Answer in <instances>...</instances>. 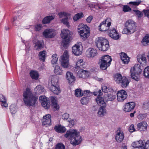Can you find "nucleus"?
I'll use <instances>...</instances> for the list:
<instances>
[{
  "mask_svg": "<svg viewBox=\"0 0 149 149\" xmlns=\"http://www.w3.org/2000/svg\"><path fill=\"white\" fill-rule=\"evenodd\" d=\"M66 138L70 140V143L73 145L76 146L80 143L82 140L81 137L79 134V132L76 130H68L65 134Z\"/></svg>",
  "mask_w": 149,
  "mask_h": 149,
  "instance_id": "1",
  "label": "nucleus"
},
{
  "mask_svg": "<svg viewBox=\"0 0 149 149\" xmlns=\"http://www.w3.org/2000/svg\"><path fill=\"white\" fill-rule=\"evenodd\" d=\"M23 100L26 106L29 107L33 106L36 104L38 98L34 95L29 88H26L23 93Z\"/></svg>",
  "mask_w": 149,
  "mask_h": 149,
  "instance_id": "2",
  "label": "nucleus"
},
{
  "mask_svg": "<svg viewBox=\"0 0 149 149\" xmlns=\"http://www.w3.org/2000/svg\"><path fill=\"white\" fill-rule=\"evenodd\" d=\"M116 97L115 93L111 88L106 86H103V102L104 103L109 101L114 100Z\"/></svg>",
  "mask_w": 149,
  "mask_h": 149,
  "instance_id": "3",
  "label": "nucleus"
},
{
  "mask_svg": "<svg viewBox=\"0 0 149 149\" xmlns=\"http://www.w3.org/2000/svg\"><path fill=\"white\" fill-rule=\"evenodd\" d=\"M141 66L139 64H136L130 70L131 75L132 78L136 81L140 79V75L142 72Z\"/></svg>",
  "mask_w": 149,
  "mask_h": 149,
  "instance_id": "4",
  "label": "nucleus"
},
{
  "mask_svg": "<svg viewBox=\"0 0 149 149\" xmlns=\"http://www.w3.org/2000/svg\"><path fill=\"white\" fill-rule=\"evenodd\" d=\"M136 26L134 22L132 20H129L126 22L125 28L122 31L123 33L130 34L135 31Z\"/></svg>",
  "mask_w": 149,
  "mask_h": 149,
  "instance_id": "5",
  "label": "nucleus"
},
{
  "mask_svg": "<svg viewBox=\"0 0 149 149\" xmlns=\"http://www.w3.org/2000/svg\"><path fill=\"white\" fill-rule=\"evenodd\" d=\"M51 79L52 85L49 87V89L54 94L58 95L61 92L58 84V77L56 75H54L52 77Z\"/></svg>",
  "mask_w": 149,
  "mask_h": 149,
  "instance_id": "6",
  "label": "nucleus"
},
{
  "mask_svg": "<svg viewBox=\"0 0 149 149\" xmlns=\"http://www.w3.org/2000/svg\"><path fill=\"white\" fill-rule=\"evenodd\" d=\"M61 37L63 39L62 44L64 47H67L71 39V34L68 29H63L61 31Z\"/></svg>",
  "mask_w": 149,
  "mask_h": 149,
  "instance_id": "7",
  "label": "nucleus"
},
{
  "mask_svg": "<svg viewBox=\"0 0 149 149\" xmlns=\"http://www.w3.org/2000/svg\"><path fill=\"white\" fill-rule=\"evenodd\" d=\"M78 32L82 38L85 39L89 36L90 31L88 27L87 26L81 24L78 26Z\"/></svg>",
  "mask_w": 149,
  "mask_h": 149,
  "instance_id": "8",
  "label": "nucleus"
},
{
  "mask_svg": "<svg viewBox=\"0 0 149 149\" xmlns=\"http://www.w3.org/2000/svg\"><path fill=\"white\" fill-rule=\"evenodd\" d=\"M69 55L68 52L65 50L63 55L61 56L59 60L62 66L65 68H67L69 65Z\"/></svg>",
  "mask_w": 149,
  "mask_h": 149,
  "instance_id": "9",
  "label": "nucleus"
},
{
  "mask_svg": "<svg viewBox=\"0 0 149 149\" xmlns=\"http://www.w3.org/2000/svg\"><path fill=\"white\" fill-rule=\"evenodd\" d=\"M124 138V134L123 130L121 128H118L116 132V140L117 142L120 143L123 141Z\"/></svg>",
  "mask_w": 149,
  "mask_h": 149,
  "instance_id": "10",
  "label": "nucleus"
},
{
  "mask_svg": "<svg viewBox=\"0 0 149 149\" xmlns=\"http://www.w3.org/2000/svg\"><path fill=\"white\" fill-rule=\"evenodd\" d=\"M117 99L118 102H122L127 97V95L126 91L123 90H120L117 93Z\"/></svg>",
  "mask_w": 149,
  "mask_h": 149,
  "instance_id": "11",
  "label": "nucleus"
},
{
  "mask_svg": "<svg viewBox=\"0 0 149 149\" xmlns=\"http://www.w3.org/2000/svg\"><path fill=\"white\" fill-rule=\"evenodd\" d=\"M112 61L111 57L106 55L103 56V70H106L111 64Z\"/></svg>",
  "mask_w": 149,
  "mask_h": 149,
  "instance_id": "12",
  "label": "nucleus"
},
{
  "mask_svg": "<svg viewBox=\"0 0 149 149\" xmlns=\"http://www.w3.org/2000/svg\"><path fill=\"white\" fill-rule=\"evenodd\" d=\"M43 36L46 38H52L55 36L54 29H47L45 30L42 33Z\"/></svg>",
  "mask_w": 149,
  "mask_h": 149,
  "instance_id": "13",
  "label": "nucleus"
},
{
  "mask_svg": "<svg viewBox=\"0 0 149 149\" xmlns=\"http://www.w3.org/2000/svg\"><path fill=\"white\" fill-rule=\"evenodd\" d=\"M81 44H77L74 45L72 48V53L76 56H79L82 54V49L80 47Z\"/></svg>",
  "mask_w": 149,
  "mask_h": 149,
  "instance_id": "14",
  "label": "nucleus"
},
{
  "mask_svg": "<svg viewBox=\"0 0 149 149\" xmlns=\"http://www.w3.org/2000/svg\"><path fill=\"white\" fill-rule=\"evenodd\" d=\"M135 103L134 102H130L125 104L123 107V110L125 112H130L133 109L135 106Z\"/></svg>",
  "mask_w": 149,
  "mask_h": 149,
  "instance_id": "15",
  "label": "nucleus"
},
{
  "mask_svg": "<svg viewBox=\"0 0 149 149\" xmlns=\"http://www.w3.org/2000/svg\"><path fill=\"white\" fill-rule=\"evenodd\" d=\"M145 142V140H141L133 142L132 146L133 147V149H144L143 147V143Z\"/></svg>",
  "mask_w": 149,
  "mask_h": 149,
  "instance_id": "16",
  "label": "nucleus"
},
{
  "mask_svg": "<svg viewBox=\"0 0 149 149\" xmlns=\"http://www.w3.org/2000/svg\"><path fill=\"white\" fill-rule=\"evenodd\" d=\"M86 56L89 58H93L97 54V51L93 49L89 48L88 49L86 52Z\"/></svg>",
  "mask_w": 149,
  "mask_h": 149,
  "instance_id": "17",
  "label": "nucleus"
},
{
  "mask_svg": "<svg viewBox=\"0 0 149 149\" xmlns=\"http://www.w3.org/2000/svg\"><path fill=\"white\" fill-rule=\"evenodd\" d=\"M137 58L138 62L142 66H145L146 65L147 59L144 55H139L137 56Z\"/></svg>",
  "mask_w": 149,
  "mask_h": 149,
  "instance_id": "18",
  "label": "nucleus"
},
{
  "mask_svg": "<svg viewBox=\"0 0 149 149\" xmlns=\"http://www.w3.org/2000/svg\"><path fill=\"white\" fill-rule=\"evenodd\" d=\"M42 119V125H50L51 122V115L49 114H47L43 116Z\"/></svg>",
  "mask_w": 149,
  "mask_h": 149,
  "instance_id": "19",
  "label": "nucleus"
},
{
  "mask_svg": "<svg viewBox=\"0 0 149 149\" xmlns=\"http://www.w3.org/2000/svg\"><path fill=\"white\" fill-rule=\"evenodd\" d=\"M109 36L113 39L116 40L118 39L120 36L116 30L114 29H111L109 33Z\"/></svg>",
  "mask_w": 149,
  "mask_h": 149,
  "instance_id": "20",
  "label": "nucleus"
},
{
  "mask_svg": "<svg viewBox=\"0 0 149 149\" xmlns=\"http://www.w3.org/2000/svg\"><path fill=\"white\" fill-rule=\"evenodd\" d=\"M148 125L145 121H142L137 125L138 129L139 131H145L147 129Z\"/></svg>",
  "mask_w": 149,
  "mask_h": 149,
  "instance_id": "21",
  "label": "nucleus"
},
{
  "mask_svg": "<svg viewBox=\"0 0 149 149\" xmlns=\"http://www.w3.org/2000/svg\"><path fill=\"white\" fill-rule=\"evenodd\" d=\"M95 43L99 49L102 51V37L97 38L95 40Z\"/></svg>",
  "mask_w": 149,
  "mask_h": 149,
  "instance_id": "22",
  "label": "nucleus"
},
{
  "mask_svg": "<svg viewBox=\"0 0 149 149\" xmlns=\"http://www.w3.org/2000/svg\"><path fill=\"white\" fill-rule=\"evenodd\" d=\"M77 74L79 77L86 78L88 75V73L86 70L81 69L79 70Z\"/></svg>",
  "mask_w": 149,
  "mask_h": 149,
  "instance_id": "23",
  "label": "nucleus"
},
{
  "mask_svg": "<svg viewBox=\"0 0 149 149\" xmlns=\"http://www.w3.org/2000/svg\"><path fill=\"white\" fill-rule=\"evenodd\" d=\"M120 58L123 63L125 64H127L130 61L129 57L125 53H121Z\"/></svg>",
  "mask_w": 149,
  "mask_h": 149,
  "instance_id": "24",
  "label": "nucleus"
},
{
  "mask_svg": "<svg viewBox=\"0 0 149 149\" xmlns=\"http://www.w3.org/2000/svg\"><path fill=\"white\" fill-rule=\"evenodd\" d=\"M54 130L58 133H63L66 130L65 127L60 125H55L54 127Z\"/></svg>",
  "mask_w": 149,
  "mask_h": 149,
  "instance_id": "25",
  "label": "nucleus"
},
{
  "mask_svg": "<svg viewBox=\"0 0 149 149\" xmlns=\"http://www.w3.org/2000/svg\"><path fill=\"white\" fill-rule=\"evenodd\" d=\"M84 62L83 61L82 59L78 60L77 62L76 65L75 66V70L77 71V69L82 68H84Z\"/></svg>",
  "mask_w": 149,
  "mask_h": 149,
  "instance_id": "26",
  "label": "nucleus"
},
{
  "mask_svg": "<svg viewBox=\"0 0 149 149\" xmlns=\"http://www.w3.org/2000/svg\"><path fill=\"white\" fill-rule=\"evenodd\" d=\"M50 98L53 107L56 110H58L59 107L56 102V98L55 97L51 96L50 97Z\"/></svg>",
  "mask_w": 149,
  "mask_h": 149,
  "instance_id": "27",
  "label": "nucleus"
},
{
  "mask_svg": "<svg viewBox=\"0 0 149 149\" xmlns=\"http://www.w3.org/2000/svg\"><path fill=\"white\" fill-rule=\"evenodd\" d=\"M130 81L125 77L123 76L120 84L123 88H126L128 85Z\"/></svg>",
  "mask_w": 149,
  "mask_h": 149,
  "instance_id": "28",
  "label": "nucleus"
},
{
  "mask_svg": "<svg viewBox=\"0 0 149 149\" xmlns=\"http://www.w3.org/2000/svg\"><path fill=\"white\" fill-rule=\"evenodd\" d=\"M66 78L68 80L69 83L73 82L75 80V77L73 75V74L70 72H67Z\"/></svg>",
  "mask_w": 149,
  "mask_h": 149,
  "instance_id": "29",
  "label": "nucleus"
},
{
  "mask_svg": "<svg viewBox=\"0 0 149 149\" xmlns=\"http://www.w3.org/2000/svg\"><path fill=\"white\" fill-rule=\"evenodd\" d=\"M111 24V19L109 18H107L105 21H103V26L106 27V29H105L104 30L103 29V31H106L109 29Z\"/></svg>",
  "mask_w": 149,
  "mask_h": 149,
  "instance_id": "30",
  "label": "nucleus"
},
{
  "mask_svg": "<svg viewBox=\"0 0 149 149\" xmlns=\"http://www.w3.org/2000/svg\"><path fill=\"white\" fill-rule=\"evenodd\" d=\"M0 102H1V105L2 107H8V104L6 102V100L5 96L2 94L0 95Z\"/></svg>",
  "mask_w": 149,
  "mask_h": 149,
  "instance_id": "31",
  "label": "nucleus"
},
{
  "mask_svg": "<svg viewBox=\"0 0 149 149\" xmlns=\"http://www.w3.org/2000/svg\"><path fill=\"white\" fill-rule=\"evenodd\" d=\"M54 16H49L45 17L42 21L43 24H46L50 22V21L54 19Z\"/></svg>",
  "mask_w": 149,
  "mask_h": 149,
  "instance_id": "32",
  "label": "nucleus"
},
{
  "mask_svg": "<svg viewBox=\"0 0 149 149\" xmlns=\"http://www.w3.org/2000/svg\"><path fill=\"white\" fill-rule=\"evenodd\" d=\"M123 78L122 75L120 74H115L114 77V79L117 83L120 84Z\"/></svg>",
  "mask_w": 149,
  "mask_h": 149,
  "instance_id": "33",
  "label": "nucleus"
},
{
  "mask_svg": "<svg viewBox=\"0 0 149 149\" xmlns=\"http://www.w3.org/2000/svg\"><path fill=\"white\" fill-rule=\"evenodd\" d=\"M46 52L44 50L40 52L39 53V59L40 60L44 62L45 61Z\"/></svg>",
  "mask_w": 149,
  "mask_h": 149,
  "instance_id": "34",
  "label": "nucleus"
},
{
  "mask_svg": "<svg viewBox=\"0 0 149 149\" xmlns=\"http://www.w3.org/2000/svg\"><path fill=\"white\" fill-rule=\"evenodd\" d=\"M35 44L34 47L37 50L41 49L43 47L42 43L40 41H38Z\"/></svg>",
  "mask_w": 149,
  "mask_h": 149,
  "instance_id": "35",
  "label": "nucleus"
},
{
  "mask_svg": "<svg viewBox=\"0 0 149 149\" xmlns=\"http://www.w3.org/2000/svg\"><path fill=\"white\" fill-rule=\"evenodd\" d=\"M144 45H146L149 44V35L147 34L143 38L141 42Z\"/></svg>",
  "mask_w": 149,
  "mask_h": 149,
  "instance_id": "36",
  "label": "nucleus"
},
{
  "mask_svg": "<svg viewBox=\"0 0 149 149\" xmlns=\"http://www.w3.org/2000/svg\"><path fill=\"white\" fill-rule=\"evenodd\" d=\"M54 72L56 74L61 75L63 74V71L60 69V67L58 65H56L55 67Z\"/></svg>",
  "mask_w": 149,
  "mask_h": 149,
  "instance_id": "37",
  "label": "nucleus"
},
{
  "mask_svg": "<svg viewBox=\"0 0 149 149\" xmlns=\"http://www.w3.org/2000/svg\"><path fill=\"white\" fill-rule=\"evenodd\" d=\"M30 75L33 79H37L38 77V73L37 71H32L30 72Z\"/></svg>",
  "mask_w": 149,
  "mask_h": 149,
  "instance_id": "38",
  "label": "nucleus"
},
{
  "mask_svg": "<svg viewBox=\"0 0 149 149\" xmlns=\"http://www.w3.org/2000/svg\"><path fill=\"white\" fill-rule=\"evenodd\" d=\"M35 90L36 91V93L38 94L42 93L44 90L43 87L40 85L37 86L35 88Z\"/></svg>",
  "mask_w": 149,
  "mask_h": 149,
  "instance_id": "39",
  "label": "nucleus"
},
{
  "mask_svg": "<svg viewBox=\"0 0 149 149\" xmlns=\"http://www.w3.org/2000/svg\"><path fill=\"white\" fill-rule=\"evenodd\" d=\"M83 92L80 89H77L75 91V95L77 97H80L83 95Z\"/></svg>",
  "mask_w": 149,
  "mask_h": 149,
  "instance_id": "40",
  "label": "nucleus"
},
{
  "mask_svg": "<svg viewBox=\"0 0 149 149\" xmlns=\"http://www.w3.org/2000/svg\"><path fill=\"white\" fill-rule=\"evenodd\" d=\"M95 101L97 104L100 106L102 105V97L101 96H98L95 99Z\"/></svg>",
  "mask_w": 149,
  "mask_h": 149,
  "instance_id": "41",
  "label": "nucleus"
},
{
  "mask_svg": "<svg viewBox=\"0 0 149 149\" xmlns=\"http://www.w3.org/2000/svg\"><path fill=\"white\" fill-rule=\"evenodd\" d=\"M41 104L42 106L45 109H48L50 106V103L48 102V100H46L44 101L41 102Z\"/></svg>",
  "mask_w": 149,
  "mask_h": 149,
  "instance_id": "42",
  "label": "nucleus"
},
{
  "mask_svg": "<svg viewBox=\"0 0 149 149\" xmlns=\"http://www.w3.org/2000/svg\"><path fill=\"white\" fill-rule=\"evenodd\" d=\"M143 74L145 77L149 78V66H147L145 68Z\"/></svg>",
  "mask_w": 149,
  "mask_h": 149,
  "instance_id": "43",
  "label": "nucleus"
},
{
  "mask_svg": "<svg viewBox=\"0 0 149 149\" xmlns=\"http://www.w3.org/2000/svg\"><path fill=\"white\" fill-rule=\"evenodd\" d=\"M83 14L82 13H77L73 17V19L74 21H76L83 17Z\"/></svg>",
  "mask_w": 149,
  "mask_h": 149,
  "instance_id": "44",
  "label": "nucleus"
},
{
  "mask_svg": "<svg viewBox=\"0 0 149 149\" xmlns=\"http://www.w3.org/2000/svg\"><path fill=\"white\" fill-rule=\"evenodd\" d=\"M68 17L65 18H63L61 20V22L64 24L66 26L69 28L70 26L69 23L68 21Z\"/></svg>",
  "mask_w": 149,
  "mask_h": 149,
  "instance_id": "45",
  "label": "nucleus"
},
{
  "mask_svg": "<svg viewBox=\"0 0 149 149\" xmlns=\"http://www.w3.org/2000/svg\"><path fill=\"white\" fill-rule=\"evenodd\" d=\"M141 2V0H136L135 1H131L129 2L130 4L132 5V6L134 7V6H138Z\"/></svg>",
  "mask_w": 149,
  "mask_h": 149,
  "instance_id": "46",
  "label": "nucleus"
},
{
  "mask_svg": "<svg viewBox=\"0 0 149 149\" xmlns=\"http://www.w3.org/2000/svg\"><path fill=\"white\" fill-rule=\"evenodd\" d=\"M57 56V55L56 54H54L52 55V59L51 61V63L52 64H56L57 62L58 58Z\"/></svg>",
  "mask_w": 149,
  "mask_h": 149,
  "instance_id": "47",
  "label": "nucleus"
},
{
  "mask_svg": "<svg viewBox=\"0 0 149 149\" xmlns=\"http://www.w3.org/2000/svg\"><path fill=\"white\" fill-rule=\"evenodd\" d=\"M89 101V99L88 97H83L81 98V102L82 104H86L88 103Z\"/></svg>",
  "mask_w": 149,
  "mask_h": 149,
  "instance_id": "48",
  "label": "nucleus"
},
{
  "mask_svg": "<svg viewBox=\"0 0 149 149\" xmlns=\"http://www.w3.org/2000/svg\"><path fill=\"white\" fill-rule=\"evenodd\" d=\"M92 94L95 96H101V94H102V93L101 92V90L100 89H96L95 91L93 92Z\"/></svg>",
  "mask_w": 149,
  "mask_h": 149,
  "instance_id": "49",
  "label": "nucleus"
},
{
  "mask_svg": "<svg viewBox=\"0 0 149 149\" xmlns=\"http://www.w3.org/2000/svg\"><path fill=\"white\" fill-rule=\"evenodd\" d=\"M83 95L86 96V97H90L92 94V93L90 92L88 90H85L83 92Z\"/></svg>",
  "mask_w": 149,
  "mask_h": 149,
  "instance_id": "50",
  "label": "nucleus"
},
{
  "mask_svg": "<svg viewBox=\"0 0 149 149\" xmlns=\"http://www.w3.org/2000/svg\"><path fill=\"white\" fill-rule=\"evenodd\" d=\"M68 14L65 12H61L58 13V15L60 18H65L68 17Z\"/></svg>",
  "mask_w": 149,
  "mask_h": 149,
  "instance_id": "51",
  "label": "nucleus"
},
{
  "mask_svg": "<svg viewBox=\"0 0 149 149\" xmlns=\"http://www.w3.org/2000/svg\"><path fill=\"white\" fill-rule=\"evenodd\" d=\"M64 145L62 143H58L56 144L54 149H65Z\"/></svg>",
  "mask_w": 149,
  "mask_h": 149,
  "instance_id": "52",
  "label": "nucleus"
},
{
  "mask_svg": "<svg viewBox=\"0 0 149 149\" xmlns=\"http://www.w3.org/2000/svg\"><path fill=\"white\" fill-rule=\"evenodd\" d=\"M144 149H149V140L146 141L145 140V142L143 143V147Z\"/></svg>",
  "mask_w": 149,
  "mask_h": 149,
  "instance_id": "53",
  "label": "nucleus"
},
{
  "mask_svg": "<svg viewBox=\"0 0 149 149\" xmlns=\"http://www.w3.org/2000/svg\"><path fill=\"white\" fill-rule=\"evenodd\" d=\"M133 11L136 14L138 18L141 17L143 15L142 13L139 10H133Z\"/></svg>",
  "mask_w": 149,
  "mask_h": 149,
  "instance_id": "54",
  "label": "nucleus"
},
{
  "mask_svg": "<svg viewBox=\"0 0 149 149\" xmlns=\"http://www.w3.org/2000/svg\"><path fill=\"white\" fill-rule=\"evenodd\" d=\"M42 28V25L41 24H37L35 26V30L36 31H39Z\"/></svg>",
  "mask_w": 149,
  "mask_h": 149,
  "instance_id": "55",
  "label": "nucleus"
},
{
  "mask_svg": "<svg viewBox=\"0 0 149 149\" xmlns=\"http://www.w3.org/2000/svg\"><path fill=\"white\" fill-rule=\"evenodd\" d=\"M10 109L11 113L12 114L15 113L16 111V109L13 105H11L10 106Z\"/></svg>",
  "mask_w": 149,
  "mask_h": 149,
  "instance_id": "56",
  "label": "nucleus"
},
{
  "mask_svg": "<svg viewBox=\"0 0 149 149\" xmlns=\"http://www.w3.org/2000/svg\"><path fill=\"white\" fill-rule=\"evenodd\" d=\"M131 10V8L128 6L125 5L123 7V10L126 12Z\"/></svg>",
  "mask_w": 149,
  "mask_h": 149,
  "instance_id": "57",
  "label": "nucleus"
},
{
  "mask_svg": "<svg viewBox=\"0 0 149 149\" xmlns=\"http://www.w3.org/2000/svg\"><path fill=\"white\" fill-rule=\"evenodd\" d=\"M143 12L146 16L149 18V9H144L143 10Z\"/></svg>",
  "mask_w": 149,
  "mask_h": 149,
  "instance_id": "58",
  "label": "nucleus"
},
{
  "mask_svg": "<svg viewBox=\"0 0 149 149\" xmlns=\"http://www.w3.org/2000/svg\"><path fill=\"white\" fill-rule=\"evenodd\" d=\"M98 64L101 70H102V56L100 57V59L99 60Z\"/></svg>",
  "mask_w": 149,
  "mask_h": 149,
  "instance_id": "59",
  "label": "nucleus"
},
{
  "mask_svg": "<svg viewBox=\"0 0 149 149\" xmlns=\"http://www.w3.org/2000/svg\"><path fill=\"white\" fill-rule=\"evenodd\" d=\"M129 130L131 132H132L135 131L134 125L132 124L130 126Z\"/></svg>",
  "mask_w": 149,
  "mask_h": 149,
  "instance_id": "60",
  "label": "nucleus"
},
{
  "mask_svg": "<svg viewBox=\"0 0 149 149\" xmlns=\"http://www.w3.org/2000/svg\"><path fill=\"white\" fill-rule=\"evenodd\" d=\"M97 113L99 116H101L102 115V106L100 107Z\"/></svg>",
  "mask_w": 149,
  "mask_h": 149,
  "instance_id": "61",
  "label": "nucleus"
},
{
  "mask_svg": "<svg viewBox=\"0 0 149 149\" xmlns=\"http://www.w3.org/2000/svg\"><path fill=\"white\" fill-rule=\"evenodd\" d=\"M69 117V114L68 113H65L62 115V118L64 120H67Z\"/></svg>",
  "mask_w": 149,
  "mask_h": 149,
  "instance_id": "62",
  "label": "nucleus"
},
{
  "mask_svg": "<svg viewBox=\"0 0 149 149\" xmlns=\"http://www.w3.org/2000/svg\"><path fill=\"white\" fill-rule=\"evenodd\" d=\"M47 99L46 97L44 95L41 96L39 97V100L40 101H41V102L44 101L46 100Z\"/></svg>",
  "mask_w": 149,
  "mask_h": 149,
  "instance_id": "63",
  "label": "nucleus"
},
{
  "mask_svg": "<svg viewBox=\"0 0 149 149\" xmlns=\"http://www.w3.org/2000/svg\"><path fill=\"white\" fill-rule=\"evenodd\" d=\"M109 48V45L107 44L105 45H104V49H103V52L106 51Z\"/></svg>",
  "mask_w": 149,
  "mask_h": 149,
  "instance_id": "64",
  "label": "nucleus"
}]
</instances>
